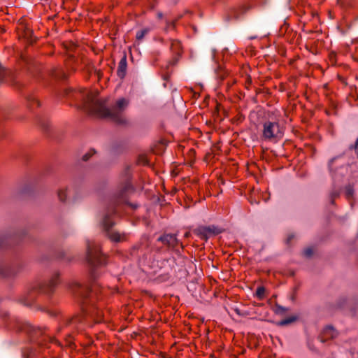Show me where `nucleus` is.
<instances>
[{
	"instance_id": "11",
	"label": "nucleus",
	"mask_w": 358,
	"mask_h": 358,
	"mask_svg": "<svg viewBox=\"0 0 358 358\" xmlns=\"http://www.w3.org/2000/svg\"><path fill=\"white\" fill-rule=\"evenodd\" d=\"M283 128L276 122L267 121L264 124V134H281Z\"/></svg>"
},
{
	"instance_id": "28",
	"label": "nucleus",
	"mask_w": 358,
	"mask_h": 358,
	"mask_svg": "<svg viewBox=\"0 0 358 358\" xmlns=\"http://www.w3.org/2000/svg\"><path fill=\"white\" fill-rule=\"evenodd\" d=\"M347 219H348V216H347V215H344V216H340V217H338V220L341 222H342V223H343V222H344Z\"/></svg>"
},
{
	"instance_id": "21",
	"label": "nucleus",
	"mask_w": 358,
	"mask_h": 358,
	"mask_svg": "<svg viewBox=\"0 0 358 358\" xmlns=\"http://www.w3.org/2000/svg\"><path fill=\"white\" fill-rule=\"evenodd\" d=\"M289 310L288 308L284 307L282 306H280L279 304H276L275 306L274 311L277 315H283L285 314L287 311Z\"/></svg>"
},
{
	"instance_id": "29",
	"label": "nucleus",
	"mask_w": 358,
	"mask_h": 358,
	"mask_svg": "<svg viewBox=\"0 0 358 358\" xmlns=\"http://www.w3.org/2000/svg\"><path fill=\"white\" fill-rule=\"evenodd\" d=\"M134 250H136L137 251H138V250H140L141 251H143L142 246H134Z\"/></svg>"
},
{
	"instance_id": "7",
	"label": "nucleus",
	"mask_w": 358,
	"mask_h": 358,
	"mask_svg": "<svg viewBox=\"0 0 358 358\" xmlns=\"http://www.w3.org/2000/svg\"><path fill=\"white\" fill-rule=\"evenodd\" d=\"M16 328L18 331L26 334L31 343L43 345L46 341H51L52 337L45 334V327H35L27 322L17 320Z\"/></svg>"
},
{
	"instance_id": "18",
	"label": "nucleus",
	"mask_w": 358,
	"mask_h": 358,
	"mask_svg": "<svg viewBox=\"0 0 358 358\" xmlns=\"http://www.w3.org/2000/svg\"><path fill=\"white\" fill-rule=\"evenodd\" d=\"M22 358H31L34 356V352L31 348H24L21 352Z\"/></svg>"
},
{
	"instance_id": "13",
	"label": "nucleus",
	"mask_w": 358,
	"mask_h": 358,
	"mask_svg": "<svg viewBox=\"0 0 358 358\" xmlns=\"http://www.w3.org/2000/svg\"><path fill=\"white\" fill-rule=\"evenodd\" d=\"M69 195V188L67 186H61L57 189V197L61 202H66Z\"/></svg>"
},
{
	"instance_id": "27",
	"label": "nucleus",
	"mask_w": 358,
	"mask_h": 358,
	"mask_svg": "<svg viewBox=\"0 0 358 358\" xmlns=\"http://www.w3.org/2000/svg\"><path fill=\"white\" fill-rule=\"evenodd\" d=\"M350 149H354L355 152L358 155V138L356 139L355 144L350 146Z\"/></svg>"
},
{
	"instance_id": "30",
	"label": "nucleus",
	"mask_w": 358,
	"mask_h": 358,
	"mask_svg": "<svg viewBox=\"0 0 358 358\" xmlns=\"http://www.w3.org/2000/svg\"><path fill=\"white\" fill-rule=\"evenodd\" d=\"M215 150H218V147L217 146V145L215 144H213V152H215Z\"/></svg>"
},
{
	"instance_id": "25",
	"label": "nucleus",
	"mask_w": 358,
	"mask_h": 358,
	"mask_svg": "<svg viewBox=\"0 0 358 358\" xmlns=\"http://www.w3.org/2000/svg\"><path fill=\"white\" fill-rule=\"evenodd\" d=\"M313 250L312 248H310L305 249L303 251L304 256L308 258L310 257L313 255Z\"/></svg>"
},
{
	"instance_id": "22",
	"label": "nucleus",
	"mask_w": 358,
	"mask_h": 358,
	"mask_svg": "<svg viewBox=\"0 0 358 358\" xmlns=\"http://www.w3.org/2000/svg\"><path fill=\"white\" fill-rule=\"evenodd\" d=\"M171 48L173 52H175L176 54L180 53V50L181 49V44L179 41H175L172 42Z\"/></svg>"
},
{
	"instance_id": "17",
	"label": "nucleus",
	"mask_w": 358,
	"mask_h": 358,
	"mask_svg": "<svg viewBox=\"0 0 358 358\" xmlns=\"http://www.w3.org/2000/svg\"><path fill=\"white\" fill-rule=\"evenodd\" d=\"M28 106L32 110L34 108L35 106L36 107H39L41 106V102L36 96H31L28 99Z\"/></svg>"
},
{
	"instance_id": "14",
	"label": "nucleus",
	"mask_w": 358,
	"mask_h": 358,
	"mask_svg": "<svg viewBox=\"0 0 358 358\" xmlns=\"http://www.w3.org/2000/svg\"><path fill=\"white\" fill-rule=\"evenodd\" d=\"M127 66V58L124 56L121 59L118 65L117 75L120 78H124L125 76Z\"/></svg>"
},
{
	"instance_id": "23",
	"label": "nucleus",
	"mask_w": 358,
	"mask_h": 358,
	"mask_svg": "<svg viewBox=\"0 0 358 358\" xmlns=\"http://www.w3.org/2000/svg\"><path fill=\"white\" fill-rule=\"evenodd\" d=\"M265 288L264 287H258L256 290V296L259 299H262L264 297Z\"/></svg>"
},
{
	"instance_id": "37",
	"label": "nucleus",
	"mask_w": 358,
	"mask_h": 358,
	"mask_svg": "<svg viewBox=\"0 0 358 358\" xmlns=\"http://www.w3.org/2000/svg\"><path fill=\"white\" fill-rule=\"evenodd\" d=\"M179 245H180V248H182V243H180Z\"/></svg>"
},
{
	"instance_id": "10",
	"label": "nucleus",
	"mask_w": 358,
	"mask_h": 358,
	"mask_svg": "<svg viewBox=\"0 0 358 358\" xmlns=\"http://www.w3.org/2000/svg\"><path fill=\"white\" fill-rule=\"evenodd\" d=\"M338 334V331L333 326L328 325L324 328L321 334L318 336V339L321 343H325L328 341L336 338Z\"/></svg>"
},
{
	"instance_id": "15",
	"label": "nucleus",
	"mask_w": 358,
	"mask_h": 358,
	"mask_svg": "<svg viewBox=\"0 0 358 358\" xmlns=\"http://www.w3.org/2000/svg\"><path fill=\"white\" fill-rule=\"evenodd\" d=\"M341 194V191L339 189H336V187H334L329 192L328 196L329 201L331 204L334 205L335 204V199L338 197H339Z\"/></svg>"
},
{
	"instance_id": "3",
	"label": "nucleus",
	"mask_w": 358,
	"mask_h": 358,
	"mask_svg": "<svg viewBox=\"0 0 358 358\" xmlns=\"http://www.w3.org/2000/svg\"><path fill=\"white\" fill-rule=\"evenodd\" d=\"M131 176V166L127 165L120 174L121 185L118 189L108 197L107 203L111 205H127L131 207L133 209H136L138 207V204L131 203L128 201V196L133 189L130 183Z\"/></svg>"
},
{
	"instance_id": "33",
	"label": "nucleus",
	"mask_w": 358,
	"mask_h": 358,
	"mask_svg": "<svg viewBox=\"0 0 358 358\" xmlns=\"http://www.w3.org/2000/svg\"><path fill=\"white\" fill-rule=\"evenodd\" d=\"M338 3L343 6V0H338Z\"/></svg>"
},
{
	"instance_id": "35",
	"label": "nucleus",
	"mask_w": 358,
	"mask_h": 358,
	"mask_svg": "<svg viewBox=\"0 0 358 358\" xmlns=\"http://www.w3.org/2000/svg\"><path fill=\"white\" fill-rule=\"evenodd\" d=\"M308 346H309V348H310V349L313 350V346H310V345H308Z\"/></svg>"
},
{
	"instance_id": "34",
	"label": "nucleus",
	"mask_w": 358,
	"mask_h": 358,
	"mask_svg": "<svg viewBox=\"0 0 358 358\" xmlns=\"http://www.w3.org/2000/svg\"><path fill=\"white\" fill-rule=\"evenodd\" d=\"M308 346H309V348H310V349L313 350V346H310V345H308Z\"/></svg>"
},
{
	"instance_id": "12",
	"label": "nucleus",
	"mask_w": 358,
	"mask_h": 358,
	"mask_svg": "<svg viewBox=\"0 0 358 358\" xmlns=\"http://www.w3.org/2000/svg\"><path fill=\"white\" fill-rule=\"evenodd\" d=\"M336 160V158H332L329 160L328 166L329 171L331 173V176L334 180H339L345 173L347 167L345 166H341L337 170H333V163Z\"/></svg>"
},
{
	"instance_id": "20",
	"label": "nucleus",
	"mask_w": 358,
	"mask_h": 358,
	"mask_svg": "<svg viewBox=\"0 0 358 358\" xmlns=\"http://www.w3.org/2000/svg\"><path fill=\"white\" fill-rule=\"evenodd\" d=\"M150 31L149 28L142 29L136 32V38L138 41L142 40L144 36L148 34Z\"/></svg>"
},
{
	"instance_id": "32",
	"label": "nucleus",
	"mask_w": 358,
	"mask_h": 358,
	"mask_svg": "<svg viewBox=\"0 0 358 358\" xmlns=\"http://www.w3.org/2000/svg\"><path fill=\"white\" fill-rule=\"evenodd\" d=\"M294 236L293 235H289L287 238V241H289L292 238H293Z\"/></svg>"
},
{
	"instance_id": "26",
	"label": "nucleus",
	"mask_w": 358,
	"mask_h": 358,
	"mask_svg": "<svg viewBox=\"0 0 358 358\" xmlns=\"http://www.w3.org/2000/svg\"><path fill=\"white\" fill-rule=\"evenodd\" d=\"M264 140L270 142H275L277 141L278 136H264Z\"/></svg>"
},
{
	"instance_id": "16",
	"label": "nucleus",
	"mask_w": 358,
	"mask_h": 358,
	"mask_svg": "<svg viewBox=\"0 0 358 358\" xmlns=\"http://www.w3.org/2000/svg\"><path fill=\"white\" fill-rule=\"evenodd\" d=\"M297 320H298V316L292 315L287 318H285L284 320L279 321L277 323V325L280 326V327L287 326V325H289V324L296 322Z\"/></svg>"
},
{
	"instance_id": "4",
	"label": "nucleus",
	"mask_w": 358,
	"mask_h": 358,
	"mask_svg": "<svg viewBox=\"0 0 358 358\" xmlns=\"http://www.w3.org/2000/svg\"><path fill=\"white\" fill-rule=\"evenodd\" d=\"M122 206L107 203L106 210L102 218V224L106 231V236L113 242L120 243L127 240V234L122 233L116 229H111L115 224L113 216L115 215L118 208Z\"/></svg>"
},
{
	"instance_id": "36",
	"label": "nucleus",
	"mask_w": 358,
	"mask_h": 358,
	"mask_svg": "<svg viewBox=\"0 0 358 358\" xmlns=\"http://www.w3.org/2000/svg\"><path fill=\"white\" fill-rule=\"evenodd\" d=\"M179 245H180V248H182V243H180Z\"/></svg>"
},
{
	"instance_id": "1",
	"label": "nucleus",
	"mask_w": 358,
	"mask_h": 358,
	"mask_svg": "<svg viewBox=\"0 0 358 358\" xmlns=\"http://www.w3.org/2000/svg\"><path fill=\"white\" fill-rule=\"evenodd\" d=\"M86 262L90 270V285H83L74 282L71 285V289L73 294L83 303H87L89 301L92 303V307L90 308H83L85 316L76 315L65 319L64 325L73 329H80L85 322H87L88 317L93 320L94 322L99 323L101 322V317H103L102 312L93 306L94 298L97 294L99 287V285L93 283V281L99 275V267L106 264V258L101 252L99 244L90 241H87Z\"/></svg>"
},
{
	"instance_id": "6",
	"label": "nucleus",
	"mask_w": 358,
	"mask_h": 358,
	"mask_svg": "<svg viewBox=\"0 0 358 358\" xmlns=\"http://www.w3.org/2000/svg\"><path fill=\"white\" fill-rule=\"evenodd\" d=\"M59 274L55 273L52 278L45 282L34 285L26 295L21 299L22 303L26 306H31L36 301V296L41 294L48 295L52 293L57 283Z\"/></svg>"
},
{
	"instance_id": "8",
	"label": "nucleus",
	"mask_w": 358,
	"mask_h": 358,
	"mask_svg": "<svg viewBox=\"0 0 358 358\" xmlns=\"http://www.w3.org/2000/svg\"><path fill=\"white\" fill-rule=\"evenodd\" d=\"M157 241L166 245L168 248L171 249L176 252H180L179 243L180 241L177 238L175 234H164L160 236Z\"/></svg>"
},
{
	"instance_id": "5",
	"label": "nucleus",
	"mask_w": 358,
	"mask_h": 358,
	"mask_svg": "<svg viewBox=\"0 0 358 358\" xmlns=\"http://www.w3.org/2000/svg\"><path fill=\"white\" fill-rule=\"evenodd\" d=\"M27 234L25 229H20L17 231L9 230L0 234V250L7 248L9 245V240L15 236L19 238L23 237ZM17 273V268L10 266L8 263L0 259V277L10 278L15 276Z\"/></svg>"
},
{
	"instance_id": "24",
	"label": "nucleus",
	"mask_w": 358,
	"mask_h": 358,
	"mask_svg": "<svg viewBox=\"0 0 358 358\" xmlns=\"http://www.w3.org/2000/svg\"><path fill=\"white\" fill-rule=\"evenodd\" d=\"M96 150L94 148H91L88 152L85 153L83 156V160L87 162L93 155L96 153Z\"/></svg>"
},
{
	"instance_id": "19",
	"label": "nucleus",
	"mask_w": 358,
	"mask_h": 358,
	"mask_svg": "<svg viewBox=\"0 0 358 358\" xmlns=\"http://www.w3.org/2000/svg\"><path fill=\"white\" fill-rule=\"evenodd\" d=\"M355 193L354 187L352 185L349 184L344 188V194L348 199H350L353 197Z\"/></svg>"
},
{
	"instance_id": "31",
	"label": "nucleus",
	"mask_w": 358,
	"mask_h": 358,
	"mask_svg": "<svg viewBox=\"0 0 358 358\" xmlns=\"http://www.w3.org/2000/svg\"><path fill=\"white\" fill-rule=\"evenodd\" d=\"M139 162H140V163H142V164H147V160H146L145 159H144V158H143V159H142V161H140Z\"/></svg>"
},
{
	"instance_id": "9",
	"label": "nucleus",
	"mask_w": 358,
	"mask_h": 358,
	"mask_svg": "<svg viewBox=\"0 0 358 358\" xmlns=\"http://www.w3.org/2000/svg\"><path fill=\"white\" fill-rule=\"evenodd\" d=\"M222 231V230L220 228L214 225L207 227L201 226L195 229V233L205 240H207L209 236L217 235Z\"/></svg>"
},
{
	"instance_id": "2",
	"label": "nucleus",
	"mask_w": 358,
	"mask_h": 358,
	"mask_svg": "<svg viewBox=\"0 0 358 358\" xmlns=\"http://www.w3.org/2000/svg\"><path fill=\"white\" fill-rule=\"evenodd\" d=\"M80 96L86 110L119 124L127 122L124 111L129 106V100L124 98L119 99L110 108H108L106 106V101L99 99L95 94L87 90L80 92Z\"/></svg>"
}]
</instances>
